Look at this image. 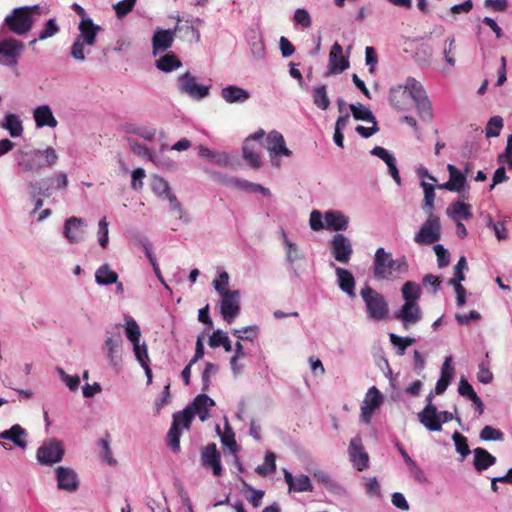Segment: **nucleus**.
I'll return each mask as SVG.
<instances>
[{
    "mask_svg": "<svg viewBox=\"0 0 512 512\" xmlns=\"http://www.w3.org/2000/svg\"><path fill=\"white\" fill-rule=\"evenodd\" d=\"M389 102L399 111H407L414 104L419 116L426 121L432 119V105L423 85L414 78H408L404 84L390 88Z\"/></svg>",
    "mask_w": 512,
    "mask_h": 512,
    "instance_id": "nucleus-1",
    "label": "nucleus"
},
{
    "mask_svg": "<svg viewBox=\"0 0 512 512\" xmlns=\"http://www.w3.org/2000/svg\"><path fill=\"white\" fill-rule=\"evenodd\" d=\"M214 404V400L209 396L200 394L191 405L173 415V422L167 434L168 446L173 452H179L180 450L182 430L190 428V424L196 414H198L201 421H205L208 417V409Z\"/></svg>",
    "mask_w": 512,
    "mask_h": 512,
    "instance_id": "nucleus-2",
    "label": "nucleus"
},
{
    "mask_svg": "<svg viewBox=\"0 0 512 512\" xmlns=\"http://www.w3.org/2000/svg\"><path fill=\"white\" fill-rule=\"evenodd\" d=\"M15 160L16 166L21 172L34 174L45 168H51L56 165L59 160V155L51 146H47L43 149H19L15 153Z\"/></svg>",
    "mask_w": 512,
    "mask_h": 512,
    "instance_id": "nucleus-3",
    "label": "nucleus"
},
{
    "mask_svg": "<svg viewBox=\"0 0 512 512\" xmlns=\"http://www.w3.org/2000/svg\"><path fill=\"white\" fill-rule=\"evenodd\" d=\"M372 270L375 279L393 281L408 271V264L404 257L393 259L390 252L380 247L375 251Z\"/></svg>",
    "mask_w": 512,
    "mask_h": 512,
    "instance_id": "nucleus-4",
    "label": "nucleus"
},
{
    "mask_svg": "<svg viewBox=\"0 0 512 512\" xmlns=\"http://www.w3.org/2000/svg\"><path fill=\"white\" fill-rule=\"evenodd\" d=\"M78 30L79 34L71 46L70 55L73 59L84 62L86 60L85 52L90 53V50L85 51V46H93L96 43L101 27L96 25L92 19H81Z\"/></svg>",
    "mask_w": 512,
    "mask_h": 512,
    "instance_id": "nucleus-5",
    "label": "nucleus"
},
{
    "mask_svg": "<svg viewBox=\"0 0 512 512\" xmlns=\"http://www.w3.org/2000/svg\"><path fill=\"white\" fill-rule=\"evenodd\" d=\"M49 182V186H40V183L30 181L28 188L30 189V197L34 201V209L32 214L39 210L43 204V198H49L52 195V190H64L68 187L69 180L65 172L59 171L51 175L50 177L42 180V183Z\"/></svg>",
    "mask_w": 512,
    "mask_h": 512,
    "instance_id": "nucleus-6",
    "label": "nucleus"
},
{
    "mask_svg": "<svg viewBox=\"0 0 512 512\" xmlns=\"http://www.w3.org/2000/svg\"><path fill=\"white\" fill-rule=\"evenodd\" d=\"M360 295L365 303L368 318L375 321L384 320L388 315V303L384 296L370 286H365Z\"/></svg>",
    "mask_w": 512,
    "mask_h": 512,
    "instance_id": "nucleus-7",
    "label": "nucleus"
},
{
    "mask_svg": "<svg viewBox=\"0 0 512 512\" xmlns=\"http://www.w3.org/2000/svg\"><path fill=\"white\" fill-rule=\"evenodd\" d=\"M25 51V44L21 40L6 36L0 39V65L14 69Z\"/></svg>",
    "mask_w": 512,
    "mask_h": 512,
    "instance_id": "nucleus-8",
    "label": "nucleus"
},
{
    "mask_svg": "<svg viewBox=\"0 0 512 512\" xmlns=\"http://www.w3.org/2000/svg\"><path fill=\"white\" fill-rule=\"evenodd\" d=\"M101 350L110 365L117 366L120 364L123 354V338L119 326H116L112 331L105 332Z\"/></svg>",
    "mask_w": 512,
    "mask_h": 512,
    "instance_id": "nucleus-9",
    "label": "nucleus"
},
{
    "mask_svg": "<svg viewBox=\"0 0 512 512\" xmlns=\"http://www.w3.org/2000/svg\"><path fill=\"white\" fill-rule=\"evenodd\" d=\"M4 24L15 35H25L33 27L34 18L27 13V8H14L4 18Z\"/></svg>",
    "mask_w": 512,
    "mask_h": 512,
    "instance_id": "nucleus-10",
    "label": "nucleus"
},
{
    "mask_svg": "<svg viewBox=\"0 0 512 512\" xmlns=\"http://www.w3.org/2000/svg\"><path fill=\"white\" fill-rule=\"evenodd\" d=\"M64 445L60 440L48 439L37 449L36 458L42 465L52 466L63 459Z\"/></svg>",
    "mask_w": 512,
    "mask_h": 512,
    "instance_id": "nucleus-11",
    "label": "nucleus"
},
{
    "mask_svg": "<svg viewBox=\"0 0 512 512\" xmlns=\"http://www.w3.org/2000/svg\"><path fill=\"white\" fill-rule=\"evenodd\" d=\"M441 238V223L436 215H427V219L414 236V241L419 245H430Z\"/></svg>",
    "mask_w": 512,
    "mask_h": 512,
    "instance_id": "nucleus-12",
    "label": "nucleus"
},
{
    "mask_svg": "<svg viewBox=\"0 0 512 512\" xmlns=\"http://www.w3.org/2000/svg\"><path fill=\"white\" fill-rule=\"evenodd\" d=\"M152 191L159 197L169 202L170 210L178 215L179 219H183L185 211L176 196L171 192L169 183L160 176H153L151 180Z\"/></svg>",
    "mask_w": 512,
    "mask_h": 512,
    "instance_id": "nucleus-13",
    "label": "nucleus"
},
{
    "mask_svg": "<svg viewBox=\"0 0 512 512\" xmlns=\"http://www.w3.org/2000/svg\"><path fill=\"white\" fill-rule=\"evenodd\" d=\"M266 143L271 162L276 167H280L278 161L279 156L290 157L292 155V151L286 147L283 135L276 130H272L268 133Z\"/></svg>",
    "mask_w": 512,
    "mask_h": 512,
    "instance_id": "nucleus-14",
    "label": "nucleus"
},
{
    "mask_svg": "<svg viewBox=\"0 0 512 512\" xmlns=\"http://www.w3.org/2000/svg\"><path fill=\"white\" fill-rule=\"evenodd\" d=\"M220 313L227 323H232L240 314V291L233 290L231 293H225L219 300Z\"/></svg>",
    "mask_w": 512,
    "mask_h": 512,
    "instance_id": "nucleus-15",
    "label": "nucleus"
},
{
    "mask_svg": "<svg viewBox=\"0 0 512 512\" xmlns=\"http://www.w3.org/2000/svg\"><path fill=\"white\" fill-rule=\"evenodd\" d=\"M265 132L259 129L254 134L248 136L243 143V158L252 168H259L261 165L259 149L260 140L264 137Z\"/></svg>",
    "mask_w": 512,
    "mask_h": 512,
    "instance_id": "nucleus-16",
    "label": "nucleus"
},
{
    "mask_svg": "<svg viewBox=\"0 0 512 512\" xmlns=\"http://www.w3.org/2000/svg\"><path fill=\"white\" fill-rule=\"evenodd\" d=\"M178 90L193 99H203L209 94V87L199 85L196 79L189 72H186L178 78Z\"/></svg>",
    "mask_w": 512,
    "mask_h": 512,
    "instance_id": "nucleus-17",
    "label": "nucleus"
},
{
    "mask_svg": "<svg viewBox=\"0 0 512 512\" xmlns=\"http://www.w3.org/2000/svg\"><path fill=\"white\" fill-rule=\"evenodd\" d=\"M433 393L426 397V405L417 415L419 422L429 431H441V419L437 407L432 403Z\"/></svg>",
    "mask_w": 512,
    "mask_h": 512,
    "instance_id": "nucleus-18",
    "label": "nucleus"
},
{
    "mask_svg": "<svg viewBox=\"0 0 512 512\" xmlns=\"http://www.w3.org/2000/svg\"><path fill=\"white\" fill-rule=\"evenodd\" d=\"M382 403L383 395L381 392L375 386L370 387L362 402L361 420L366 424L370 423L373 414L382 405Z\"/></svg>",
    "mask_w": 512,
    "mask_h": 512,
    "instance_id": "nucleus-19",
    "label": "nucleus"
},
{
    "mask_svg": "<svg viewBox=\"0 0 512 512\" xmlns=\"http://www.w3.org/2000/svg\"><path fill=\"white\" fill-rule=\"evenodd\" d=\"M63 236L70 244H78L85 237V222L82 218L71 216L67 218L63 226Z\"/></svg>",
    "mask_w": 512,
    "mask_h": 512,
    "instance_id": "nucleus-20",
    "label": "nucleus"
},
{
    "mask_svg": "<svg viewBox=\"0 0 512 512\" xmlns=\"http://www.w3.org/2000/svg\"><path fill=\"white\" fill-rule=\"evenodd\" d=\"M331 252L336 261L347 264L353 253L351 241L343 234H335L331 240Z\"/></svg>",
    "mask_w": 512,
    "mask_h": 512,
    "instance_id": "nucleus-21",
    "label": "nucleus"
},
{
    "mask_svg": "<svg viewBox=\"0 0 512 512\" xmlns=\"http://www.w3.org/2000/svg\"><path fill=\"white\" fill-rule=\"evenodd\" d=\"M178 30V25H176L174 29L157 28L152 37V54L157 56L158 54L167 51L172 46L175 33Z\"/></svg>",
    "mask_w": 512,
    "mask_h": 512,
    "instance_id": "nucleus-22",
    "label": "nucleus"
},
{
    "mask_svg": "<svg viewBox=\"0 0 512 512\" xmlns=\"http://www.w3.org/2000/svg\"><path fill=\"white\" fill-rule=\"evenodd\" d=\"M57 487L60 490L74 493L79 488L77 473L70 467L59 466L55 469Z\"/></svg>",
    "mask_w": 512,
    "mask_h": 512,
    "instance_id": "nucleus-23",
    "label": "nucleus"
},
{
    "mask_svg": "<svg viewBox=\"0 0 512 512\" xmlns=\"http://www.w3.org/2000/svg\"><path fill=\"white\" fill-rule=\"evenodd\" d=\"M348 452L354 468L358 471H362L368 467L369 456L364 449L362 438L359 435L351 439Z\"/></svg>",
    "mask_w": 512,
    "mask_h": 512,
    "instance_id": "nucleus-24",
    "label": "nucleus"
},
{
    "mask_svg": "<svg viewBox=\"0 0 512 512\" xmlns=\"http://www.w3.org/2000/svg\"><path fill=\"white\" fill-rule=\"evenodd\" d=\"M281 239L282 245L285 252V259L289 264L290 270L293 272L295 276H298V272L296 270L295 264L298 261L304 260L305 255L301 248L293 242L286 234L285 231H281Z\"/></svg>",
    "mask_w": 512,
    "mask_h": 512,
    "instance_id": "nucleus-25",
    "label": "nucleus"
},
{
    "mask_svg": "<svg viewBox=\"0 0 512 512\" xmlns=\"http://www.w3.org/2000/svg\"><path fill=\"white\" fill-rule=\"evenodd\" d=\"M351 47H348V52L350 51ZM349 53L347 55L343 54V48L342 46L335 42L330 50L329 53V62H328V69L330 74H339L348 69L349 67Z\"/></svg>",
    "mask_w": 512,
    "mask_h": 512,
    "instance_id": "nucleus-26",
    "label": "nucleus"
},
{
    "mask_svg": "<svg viewBox=\"0 0 512 512\" xmlns=\"http://www.w3.org/2000/svg\"><path fill=\"white\" fill-rule=\"evenodd\" d=\"M394 317L401 320L404 328H408L411 325L416 324L422 318L420 306L417 302L404 303L399 311H397Z\"/></svg>",
    "mask_w": 512,
    "mask_h": 512,
    "instance_id": "nucleus-27",
    "label": "nucleus"
},
{
    "mask_svg": "<svg viewBox=\"0 0 512 512\" xmlns=\"http://www.w3.org/2000/svg\"><path fill=\"white\" fill-rule=\"evenodd\" d=\"M201 462L206 468H210L215 476L222 475L220 453L215 444L205 446L201 451Z\"/></svg>",
    "mask_w": 512,
    "mask_h": 512,
    "instance_id": "nucleus-28",
    "label": "nucleus"
},
{
    "mask_svg": "<svg viewBox=\"0 0 512 512\" xmlns=\"http://www.w3.org/2000/svg\"><path fill=\"white\" fill-rule=\"evenodd\" d=\"M284 480L288 485L289 492H311L313 485L307 475L300 474L293 476L290 471L283 469Z\"/></svg>",
    "mask_w": 512,
    "mask_h": 512,
    "instance_id": "nucleus-29",
    "label": "nucleus"
},
{
    "mask_svg": "<svg viewBox=\"0 0 512 512\" xmlns=\"http://www.w3.org/2000/svg\"><path fill=\"white\" fill-rule=\"evenodd\" d=\"M220 95L228 104H243L250 98L248 90L236 85H228L222 88Z\"/></svg>",
    "mask_w": 512,
    "mask_h": 512,
    "instance_id": "nucleus-30",
    "label": "nucleus"
},
{
    "mask_svg": "<svg viewBox=\"0 0 512 512\" xmlns=\"http://www.w3.org/2000/svg\"><path fill=\"white\" fill-rule=\"evenodd\" d=\"M33 119L37 128H55L58 125V121L54 117L49 105H40L36 107L33 110Z\"/></svg>",
    "mask_w": 512,
    "mask_h": 512,
    "instance_id": "nucleus-31",
    "label": "nucleus"
},
{
    "mask_svg": "<svg viewBox=\"0 0 512 512\" xmlns=\"http://www.w3.org/2000/svg\"><path fill=\"white\" fill-rule=\"evenodd\" d=\"M324 221L326 229L333 231H345L349 224V218L339 210L326 211Z\"/></svg>",
    "mask_w": 512,
    "mask_h": 512,
    "instance_id": "nucleus-32",
    "label": "nucleus"
},
{
    "mask_svg": "<svg viewBox=\"0 0 512 512\" xmlns=\"http://www.w3.org/2000/svg\"><path fill=\"white\" fill-rule=\"evenodd\" d=\"M337 282L339 288L346 293L349 297L354 298L355 294V279L352 273L344 268L335 267Z\"/></svg>",
    "mask_w": 512,
    "mask_h": 512,
    "instance_id": "nucleus-33",
    "label": "nucleus"
},
{
    "mask_svg": "<svg viewBox=\"0 0 512 512\" xmlns=\"http://www.w3.org/2000/svg\"><path fill=\"white\" fill-rule=\"evenodd\" d=\"M454 375V367L452 366V357L447 356L441 368V375L435 386L436 394H443L450 384Z\"/></svg>",
    "mask_w": 512,
    "mask_h": 512,
    "instance_id": "nucleus-34",
    "label": "nucleus"
},
{
    "mask_svg": "<svg viewBox=\"0 0 512 512\" xmlns=\"http://www.w3.org/2000/svg\"><path fill=\"white\" fill-rule=\"evenodd\" d=\"M446 214L454 221L469 220L472 218L471 205L461 201L453 202L446 209Z\"/></svg>",
    "mask_w": 512,
    "mask_h": 512,
    "instance_id": "nucleus-35",
    "label": "nucleus"
},
{
    "mask_svg": "<svg viewBox=\"0 0 512 512\" xmlns=\"http://www.w3.org/2000/svg\"><path fill=\"white\" fill-rule=\"evenodd\" d=\"M26 436V431L19 424H15L10 429L0 432V439L10 440L22 449L27 446Z\"/></svg>",
    "mask_w": 512,
    "mask_h": 512,
    "instance_id": "nucleus-36",
    "label": "nucleus"
},
{
    "mask_svg": "<svg viewBox=\"0 0 512 512\" xmlns=\"http://www.w3.org/2000/svg\"><path fill=\"white\" fill-rule=\"evenodd\" d=\"M474 453V467L478 472H482L496 463V458L483 448H476Z\"/></svg>",
    "mask_w": 512,
    "mask_h": 512,
    "instance_id": "nucleus-37",
    "label": "nucleus"
},
{
    "mask_svg": "<svg viewBox=\"0 0 512 512\" xmlns=\"http://www.w3.org/2000/svg\"><path fill=\"white\" fill-rule=\"evenodd\" d=\"M198 152L202 158L209 159L219 166H228L231 164L230 156L226 152L212 151L205 146H199Z\"/></svg>",
    "mask_w": 512,
    "mask_h": 512,
    "instance_id": "nucleus-38",
    "label": "nucleus"
},
{
    "mask_svg": "<svg viewBox=\"0 0 512 512\" xmlns=\"http://www.w3.org/2000/svg\"><path fill=\"white\" fill-rule=\"evenodd\" d=\"M118 274L108 264L101 265L95 272V281L98 285H111L117 283Z\"/></svg>",
    "mask_w": 512,
    "mask_h": 512,
    "instance_id": "nucleus-39",
    "label": "nucleus"
},
{
    "mask_svg": "<svg viewBox=\"0 0 512 512\" xmlns=\"http://www.w3.org/2000/svg\"><path fill=\"white\" fill-rule=\"evenodd\" d=\"M312 99L314 105L321 109L327 110L330 106V99L325 85H318L312 89Z\"/></svg>",
    "mask_w": 512,
    "mask_h": 512,
    "instance_id": "nucleus-40",
    "label": "nucleus"
},
{
    "mask_svg": "<svg viewBox=\"0 0 512 512\" xmlns=\"http://www.w3.org/2000/svg\"><path fill=\"white\" fill-rule=\"evenodd\" d=\"M182 65L181 61L177 58V56L173 53H167L161 56L155 62V66L164 72H171L180 68Z\"/></svg>",
    "mask_w": 512,
    "mask_h": 512,
    "instance_id": "nucleus-41",
    "label": "nucleus"
},
{
    "mask_svg": "<svg viewBox=\"0 0 512 512\" xmlns=\"http://www.w3.org/2000/svg\"><path fill=\"white\" fill-rule=\"evenodd\" d=\"M2 127L8 130L11 137H20L23 133V125L20 118L15 114H7Z\"/></svg>",
    "mask_w": 512,
    "mask_h": 512,
    "instance_id": "nucleus-42",
    "label": "nucleus"
},
{
    "mask_svg": "<svg viewBox=\"0 0 512 512\" xmlns=\"http://www.w3.org/2000/svg\"><path fill=\"white\" fill-rule=\"evenodd\" d=\"M421 187L423 188L424 191V201L422 209L427 215H435L433 213L435 200L434 186L433 184L422 181Z\"/></svg>",
    "mask_w": 512,
    "mask_h": 512,
    "instance_id": "nucleus-43",
    "label": "nucleus"
},
{
    "mask_svg": "<svg viewBox=\"0 0 512 512\" xmlns=\"http://www.w3.org/2000/svg\"><path fill=\"white\" fill-rule=\"evenodd\" d=\"M443 57L449 68L456 65V40L454 36L448 37L443 43Z\"/></svg>",
    "mask_w": 512,
    "mask_h": 512,
    "instance_id": "nucleus-44",
    "label": "nucleus"
},
{
    "mask_svg": "<svg viewBox=\"0 0 512 512\" xmlns=\"http://www.w3.org/2000/svg\"><path fill=\"white\" fill-rule=\"evenodd\" d=\"M449 180L452 187H456L455 192H460L466 184V175L452 164H448Z\"/></svg>",
    "mask_w": 512,
    "mask_h": 512,
    "instance_id": "nucleus-45",
    "label": "nucleus"
},
{
    "mask_svg": "<svg viewBox=\"0 0 512 512\" xmlns=\"http://www.w3.org/2000/svg\"><path fill=\"white\" fill-rule=\"evenodd\" d=\"M402 296L405 300V303L408 302H417L421 296V288L420 286L412 281H407L401 289Z\"/></svg>",
    "mask_w": 512,
    "mask_h": 512,
    "instance_id": "nucleus-46",
    "label": "nucleus"
},
{
    "mask_svg": "<svg viewBox=\"0 0 512 512\" xmlns=\"http://www.w3.org/2000/svg\"><path fill=\"white\" fill-rule=\"evenodd\" d=\"M125 333L127 339L132 343H139L141 337L140 327L137 322L130 316H125Z\"/></svg>",
    "mask_w": 512,
    "mask_h": 512,
    "instance_id": "nucleus-47",
    "label": "nucleus"
},
{
    "mask_svg": "<svg viewBox=\"0 0 512 512\" xmlns=\"http://www.w3.org/2000/svg\"><path fill=\"white\" fill-rule=\"evenodd\" d=\"M209 346L212 348L223 346L226 352H230L232 350L231 341L227 336V333L222 330H216L212 333L209 338Z\"/></svg>",
    "mask_w": 512,
    "mask_h": 512,
    "instance_id": "nucleus-48",
    "label": "nucleus"
},
{
    "mask_svg": "<svg viewBox=\"0 0 512 512\" xmlns=\"http://www.w3.org/2000/svg\"><path fill=\"white\" fill-rule=\"evenodd\" d=\"M389 339L391 344L397 348V354L399 356H403L405 354L406 349L416 342L415 338L400 337L395 333H390Z\"/></svg>",
    "mask_w": 512,
    "mask_h": 512,
    "instance_id": "nucleus-49",
    "label": "nucleus"
},
{
    "mask_svg": "<svg viewBox=\"0 0 512 512\" xmlns=\"http://www.w3.org/2000/svg\"><path fill=\"white\" fill-rule=\"evenodd\" d=\"M349 108L352 112L354 119L366 122H374L376 120L373 113L362 104H350Z\"/></svg>",
    "mask_w": 512,
    "mask_h": 512,
    "instance_id": "nucleus-50",
    "label": "nucleus"
},
{
    "mask_svg": "<svg viewBox=\"0 0 512 512\" xmlns=\"http://www.w3.org/2000/svg\"><path fill=\"white\" fill-rule=\"evenodd\" d=\"M276 470V456L273 452H267L265 455V461L263 465L256 467L255 471L259 475L265 477Z\"/></svg>",
    "mask_w": 512,
    "mask_h": 512,
    "instance_id": "nucleus-51",
    "label": "nucleus"
},
{
    "mask_svg": "<svg viewBox=\"0 0 512 512\" xmlns=\"http://www.w3.org/2000/svg\"><path fill=\"white\" fill-rule=\"evenodd\" d=\"M229 281L230 277L226 271L220 272L218 278L213 280L212 285L219 296L224 295L225 293H231L233 291L228 289Z\"/></svg>",
    "mask_w": 512,
    "mask_h": 512,
    "instance_id": "nucleus-52",
    "label": "nucleus"
},
{
    "mask_svg": "<svg viewBox=\"0 0 512 512\" xmlns=\"http://www.w3.org/2000/svg\"><path fill=\"white\" fill-rule=\"evenodd\" d=\"M221 183L229 188H234V189L243 190V191H250V186H251L252 182H249L248 180H245V179L236 178V177L224 176L221 179Z\"/></svg>",
    "mask_w": 512,
    "mask_h": 512,
    "instance_id": "nucleus-53",
    "label": "nucleus"
},
{
    "mask_svg": "<svg viewBox=\"0 0 512 512\" xmlns=\"http://www.w3.org/2000/svg\"><path fill=\"white\" fill-rule=\"evenodd\" d=\"M221 442L224 446L228 447L232 453L237 451V443L235 441V434L228 422H225V431L220 434Z\"/></svg>",
    "mask_w": 512,
    "mask_h": 512,
    "instance_id": "nucleus-54",
    "label": "nucleus"
},
{
    "mask_svg": "<svg viewBox=\"0 0 512 512\" xmlns=\"http://www.w3.org/2000/svg\"><path fill=\"white\" fill-rule=\"evenodd\" d=\"M97 237L99 245L103 249L107 248L109 243V228L106 217L101 218L98 222Z\"/></svg>",
    "mask_w": 512,
    "mask_h": 512,
    "instance_id": "nucleus-55",
    "label": "nucleus"
},
{
    "mask_svg": "<svg viewBox=\"0 0 512 512\" xmlns=\"http://www.w3.org/2000/svg\"><path fill=\"white\" fill-rule=\"evenodd\" d=\"M502 128L503 119L501 116H494L490 118L485 129L486 137H497Z\"/></svg>",
    "mask_w": 512,
    "mask_h": 512,
    "instance_id": "nucleus-56",
    "label": "nucleus"
},
{
    "mask_svg": "<svg viewBox=\"0 0 512 512\" xmlns=\"http://www.w3.org/2000/svg\"><path fill=\"white\" fill-rule=\"evenodd\" d=\"M60 31L56 19H49L41 30L38 40L43 41L55 36Z\"/></svg>",
    "mask_w": 512,
    "mask_h": 512,
    "instance_id": "nucleus-57",
    "label": "nucleus"
},
{
    "mask_svg": "<svg viewBox=\"0 0 512 512\" xmlns=\"http://www.w3.org/2000/svg\"><path fill=\"white\" fill-rule=\"evenodd\" d=\"M129 147L135 155H138L140 157H146L151 162L156 163V156L153 155L152 153H150L148 148L145 145H143L135 140H129Z\"/></svg>",
    "mask_w": 512,
    "mask_h": 512,
    "instance_id": "nucleus-58",
    "label": "nucleus"
},
{
    "mask_svg": "<svg viewBox=\"0 0 512 512\" xmlns=\"http://www.w3.org/2000/svg\"><path fill=\"white\" fill-rule=\"evenodd\" d=\"M56 372L58 373L64 384L71 390L76 391L80 385V378L78 375H68L62 368L57 367Z\"/></svg>",
    "mask_w": 512,
    "mask_h": 512,
    "instance_id": "nucleus-59",
    "label": "nucleus"
},
{
    "mask_svg": "<svg viewBox=\"0 0 512 512\" xmlns=\"http://www.w3.org/2000/svg\"><path fill=\"white\" fill-rule=\"evenodd\" d=\"M452 439L455 444L456 451L464 458L470 454V449L467 444V439L459 432H454Z\"/></svg>",
    "mask_w": 512,
    "mask_h": 512,
    "instance_id": "nucleus-60",
    "label": "nucleus"
},
{
    "mask_svg": "<svg viewBox=\"0 0 512 512\" xmlns=\"http://www.w3.org/2000/svg\"><path fill=\"white\" fill-rule=\"evenodd\" d=\"M136 4V0H122L113 5L115 13L119 19L125 17L131 12Z\"/></svg>",
    "mask_w": 512,
    "mask_h": 512,
    "instance_id": "nucleus-61",
    "label": "nucleus"
},
{
    "mask_svg": "<svg viewBox=\"0 0 512 512\" xmlns=\"http://www.w3.org/2000/svg\"><path fill=\"white\" fill-rule=\"evenodd\" d=\"M467 268L466 258L460 257L457 264L454 267V277L450 279V284L461 283L465 280L464 270Z\"/></svg>",
    "mask_w": 512,
    "mask_h": 512,
    "instance_id": "nucleus-62",
    "label": "nucleus"
},
{
    "mask_svg": "<svg viewBox=\"0 0 512 512\" xmlns=\"http://www.w3.org/2000/svg\"><path fill=\"white\" fill-rule=\"evenodd\" d=\"M293 20L295 24L303 28H309L312 24L310 14L306 9L298 8L294 12Z\"/></svg>",
    "mask_w": 512,
    "mask_h": 512,
    "instance_id": "nucleus-63",
    "label": "nucleus"
},
{
    "mask_svg": "<svg viewBox=\"0 0 512 512\" xmlns=\"http://www.w3.org/2000/svg\"><path fill=\"white\" fill-rule=\"evenodd\" d=\"M133 351L140 365L149 363L148 348L146 343H134Z\"/></svg>",
    "mask_w": 512,
    "mask_h": 512,
    "instance_id": "nucleus-64",
    "label": "nucleus"
}]
</instances>
